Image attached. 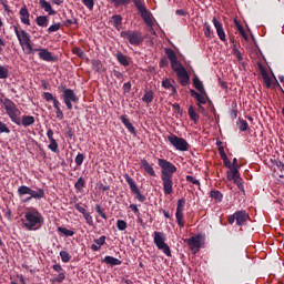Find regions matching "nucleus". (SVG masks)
Returning a JSON list of instances; mask_svg holds the SVG:
<instances>
[{"label":"nucleus","mask_w":284,"mask_h":284,"mask_svg":"<svg viewBox=\"0 0 284 284\" xmlns=\"http://www.w3.org/2000/svg\"><path fill=\"white\" fill-rule=\"evenodd\" d=\"M158 168L161 169L162 189L165 195L173 194V175L176 173L175 164L165 159H158Z\"/></svg>","instance_id":"nucleus-1"},{"label":"nucleus","mask_w":284,"mask_h":284,"mask_svg":"<svg viewBox=\"0 0 284 284\" xmlns=\"http://www.w3.org/2000/svg\"><path fill=\"white\" fill-rule=\"evenodd\" d=\"M164 52L171 61V68L173 72L176 73L181 85H187V83H190V74L187 73V70H185V67H183V63L176 58V52L170 48H166Z\"/></svg>","instance_id":"nucleus-2"},{"label":"nucleus","mask_w":284,"mask_h":284,"mask_svg":"<svg viewBox=\"0 0 284 284\" xmlns=\"http://www.w3.org/2000/svg\"><path fill=\"white\" fill-rule=\"evenodd\" d=\"M24 219H26V222L23 223V225L29 231L40 230L44 223L43 215L36 209H32L31 211H27L24 214Z\"/></svg>","instance_id":"nucleus-3"},{"label":"nucleus","mask_w":284,"mask_h":284,"mask_svg":"<svg viewBox=\"0 0 284 284\" xmlns=\"http://www.w3.org/2000/svg\"><path fill=\"white\" fill-rule=\"evenodd\" d=\"M14 34L19 41V44L21 45L23 52L27 54H32L34 52V49L32 48V42L30 40V33L28 31L20 29L17 26H13Z\"/></svg>","instance_id":"nucleus-4"},{"label":"nucleus","mask_w":284,"mask_h":284,"mask_svg":"<svg viewBox=\"0 0 284 284\" xmlns=\"http://www.w3.org/2000/svg\"><path fill=\"white\" fill-rule=\"evenodd\" d=\"M166 140H169L172 148H175L178 152H187L190 149L187 141H185L183 138L176 136L173 133H171Z\"/></svg>","instance_id":"nucleus-5"},{"label":"nucleus","mask_w":284,"mask_h":284,"mask_svg":"<svg viewBox=\"0 0 284 284\" xmlns=\"http://www.w3.org/2000/svg\"><path fill=\"white\" fill-rule=\"evenodd\" d=\"M122 39H126L131 45H141L143 43V34L139 31L126 30L120 33Z\"/></svg>","instance_id":"nucleus-6"},{"label":"nucleus","mask_w":284,"mask_h":284,"mask_svg":"<svg viewBox=\"0 0 284 284\" xmlns=\"http://www.w3.org/2000/svg\"><path fill=\"white\" fill-rule=\"evenodd\" d=\"M250 220V214L247 211H235L234 214L229 216V224L233 225L234 222H236L237 226H244L247 224V221Z\"/></svg>","instance_id":"nucleus-7"},{"label":"nucleus","mask_w":284,"mask_h":284,"mask_svg":"<svg viewBox=\"0 0 284 284\" xmlns=\"http://www.w3.org/2000/svg\"><path fill=\"white\" fill-rule=\"evenodd\" d=\"M154 245L158 250L163 252L166 256L171 257V250L170 246L165 243L164 233L162 232H154Z\"/></svg>","instance_id":"nucleus-8"},{"label":"nucleus","mask_w":284,"mask_h":284,"mask_svg":"<svg viewBox=\"0 0 284 284\" xmlns=\"http://www.w3.org/2000/svg\"><path fill=\"white\" fill-rule=\"evenodd\" d=\"M124 179H125V182L129 183L130 190H131L132 194L135 195L136 201L141 202V203L145 202L146 197H145V195L141 194L134 180L128 173L124 174Z\"/></svg>","instance_id":"nucleus-9"},{"label":"nucleus","mask_w":284,"mask_h":284,"mask_svg":"<svg viewBox=\"0 0 284 284\" xmlns=\"http://www.w3.org/2000/svg\"><path fill=\"white\" fill-rule=\"evenodd\" d=\"M184 206H185V199H179L176 203L175 220H176L178 226H180L181 229L185 226V222L183 220Z\"/></svg>","instance_id":"nucleus-10"},{"label":"nucleus","mask_w":284,"mask_h":284,"mask_svg":"<svg viewBox=\"0 0 284 284\" xmlns=\"http://www.w3.org/2000/svg\"><path fill=\"white\" fill-rule=\"evenodd\" d=\"M257 68L265 87L272 88V84L274 83V75H270V72H267V69L262 63H257Z\"/></svg>","instance_id":"nucleus-11"},{"label":"nucleus","mask_w":284,"mask_h":284,"mask_svg":"<svg viewBox=\"0 0 284 284\" xmlns=\"http://www.w3.org/2000/svg\"><path fill=\"white\" fill-rule=\"evenodd\" d=\"M201 239L202 236L197 234L195 236L186 239L184 242L186 243V245H189L190 250L195 254L201 248Z\"/></svg>","instance_id":"nucleus-12"},{"label":"nucleus","mask_w":284,"mask_h":284,"mask_svg":"<svg viewBox=\"0 0 284 284\" xmlns=\"http://www.w3.org/2000/svg\"><path fill=\"white\" fill-rule=\"evenodd\" d=\"M63 99L67 108H72V103H77L79 101V98H77V94L72 89H65L63 91Z\"/></svg>","instance_id":"nucleus-13"},{"label":"nucleus","mask_w":284,"mask_h":284,"mask_svg":"<svg viewBox=\"0 0 284 284\" xmlns=\"http://www.w3.org/2000/svg\"><path fill=\"white\" fill-rule=\"evenodd\" d=\"M6 114L10 116L11 122L20 126L21 111L17 108H6Z\"/></svg>","instance_id":"nucleus-14"},{"label":"nucleus","mask_w":284,"mask_h":284,"mask_svg":"<svg viewBox=\"0 0 284 284\" xmlns=\"http://www.w3.org/2000/svg\"><path fill=\"white\" fill-rule=\"evenodd\" d=\"M38 53V57L42 61H48V62H54L57 61V57L52 55V52H50L48 49H36L34 50Z\"/></svg>","instance_id":"nucleus-15"},{"label":"nucleus","mask_w":284,"mask_h":284,"mask_svg":"<svg viewBox=\"0 0 284 284\" xmlns=\"http://www.w3.org/2000/svg\"><path fill=\"white\" fill-rule=\"evenodd\" d=\"M140 168L144 170L145 173L150 175V178H156V173L154 171L153 164L149 163L148 160L145 159L140 160Z\"/></svg>","instance_id":"nucleus-16"},{"label":"nucleus","mask_w":284,"mask_h":284,"mask_svg":"<svg viewBox=\"0 0 284 284\" xmlns=\"http://www.w3.org/2000/svg\"><path fill=\"white\" fill-rule=\"evenodd\" d=\"M212 23L216 30L220 41H226L225 30H223V23L219 19L213 18Z\"/></svg>","instance_id":"nucleus-17"},{"label":"nucleus","mask_w":284,"mask_h":284,"mask_svg":"<svg viewBox=\"0 0 284 284\" xmlns=\"http://www.w3.org/2000/svg\"><path fill=\"white\" fill-rule=\"evenodd\" d=\"M20 21L23 23V26H30V11L28 10V7L23 6L20 11Z\"/></svg>","instance_id":"nucleus-18"},{"label":"nucleus","mask_w":284,"mask_h":284,"mask_svg":"<svg viewBox=\"0 0 284 284\" xmlns=\"http://www.w3.org/2000/svg\"><path fill=\"white\" fill-rule=\"evenodd\" d=\"M191 93H192V97H194V99H196V101H197V103H199L200 105H205V104H207V103H209V105H210V103H212V102H210V100L207 99V95H205V92L197 93V92H195V91H191Z\"/></svg>","instance_id":"nucleus-19"},{"label":"nucleus","mask_w":284,"mask_h":284,"mask_svg":"<svg viewBox=\"0 0 284 284\" xmlns=\"http://www.w3.org/2000/svg\"><path fill=\"white\" fill-rule=\"evenodd\" d=\"M39 6L40 8H42V10H44V12H48L50 17L57 14V11L52 9V4H50V2H48L47 0H39Z\"/></svg>","instance_id":"nucleus-20"},{"label":"nucleus","mask_w":284,"mask_h":284,"mask_svg":"<svg viewBox=\"0 0 284 284\" xmlns=\"http://www.w3.org/2000/svg\"><path fill=\"white\" fill-rule=\"evenodd\" d=\"M144 23H146V26H149L150 28H152V26H154V20L152 19V12H150L148 9H145L144 11L140 12Z\"/></svg>","instance_id":"nucleus-21"},{"label":"nucleus","mask_w":284,"mask_h":284,"mask_svg":"<svg viewBox=\"0 0 284 284\" xmlns=\"http://www.w3.org/2000/svg\"><path fill=\"white\" fill-rule=\"evenodd\" d=\"M120 121L122 122V124H124V126L126 128V130H129V132L131 134H134L135 135V128L133 124H131L130 120L128 119V115L126 114H122L120 116Z\"/></svg>","instance_id":"nucleus-22"},{"label":"nucleus","mask_w":284,"mask_h":284,"mask_svg":"<svg viewBox=\"0 0 284 284\" xmlns=\"http://www.w3.org/2000/svg\"><path fill=\"white\" fill-rule=\"evenodd\" d=\"M226 179L229 182H233L235 180L242 179L240 176L239 168H232L229 172H226Z\"/></svg>","instance_id":"nucleus-23"},{"label":"nucleus","mask_w":284,"mask_h":284,"mask_svg":"<svg viewBox=\"0 0 284 284\" xmlns=\"http://www.w3.org/2000/svg\"><path fill=\"white\" fill-rule=\"evenodd\" d=\"M31 199L41 200L45 197V191L42 187H38L37 191L30 190L29 194Z\"/></svg>","instance_id":"nucleus-24"},{"label":"nucleus","mask_w":284,"mask_h":284,"mask_svg":"<svg viewBox=\"0 0 284 284\" xmlns=\"http://www.w3.org/2000/svg\"><path fill=\"white\" fill-rule=\"evenodd\" d=\"M36 122L34 116L31 115H22V118H20V125L28 128L30 125H33Z\"/></svg>","instance_id":"nucleus-25"},{"label":"nucleus","mask_w":284,"mask_h":284,"mask_svg":"<svg viewBox=\"0 0 284 284\" xmlns=\"http://www.w3.org/2000/svg\"><path fill=\"white\" fill-rule=\"evenodd\" d=\"M102 263L110 265L111 267L121 265V261L116 257L105 256Z\"/></svg>","instance_id":"nucleus-26"},{"label":"nucleus","mask_w":284,"mask_h":284,"mask_svg":"<svg viewBox=\"0 0 284 284\" xmlns=\"http://www.w3.org/2000/svg\"><path fill=\"white\" fill-rule=\"evenodd\" d=\"M36 23L40 28H48V24L50 23V20L48 19V16H39L36 19Z\"/></svg>","instance_id":"nucleus-27"},{"label":"nucleus","mask_w":284,"mask_h":284,"mask_svg":"<svg viewBox=\"0 0 284 284\" xmlns=\"http://www.w3.org/2000/svg\"><path fill=\"white\" fill-rule=\"evenodd\" d=\"M43 99H44L48 103H50V101H52L53 106H54V108H59V100H57V98H54V95H52V93H50V92H44V93H43Z\"/></svg>","instance_id":"nucleus-28"},{"label":"nucleus","mask_w":284,"mask_h":284,"mask_svg":"<svg viewBox=\"0 0 284 284\" xmlns=\"http://www.w3.org/2000/svg\"><path fill=\"white\" fill-rule=\"evenodd\" d=\"M210 197L213 199L216 203L223 202V193H221V191H211Z\"/></svg>","instance_id":"nucleus-29"},{"label":"nucleus","mask_w":284,"mask_h":284,"mask_svg":"<svg viewBox=\"0 0 284 284\" xmlns=\"http://www.w3.org/2000/svg\"><path fill=\"white\" fill-rule=\"evenodd\" d=\"M31 191V187L26 186V185H21L20 187H18L17 193H18V197H23L24 195H29Z\"/></svg>","instance_id":"nucleus-30"},{"label":"nucleus","mask_w":284,"mask_h":284,"mask_svg":"<svg viewBox=\"0 0 284 284\" xmlns=\"http://www.w3.org/2000/svg\"><path fill=\"white\" fill-rule=\"evenodd\" d=\"M115 57L118 62L124 65V68H126V65H130V62L128 61V57H125L123 53L119 52L116 53Z\"/></svg>","instance_id":"nucleus-31"},{"label":"nucleus","mask_w":284,"mask_h":284,"mask_svg":"<svg viewBox=\"0 0 284 284\" xmlns=\"http://www.w3.org/2000/svg\"><path fill=\"white\" fill-rule=\"evenodd\" d=\"M162 88H164L165 90H172V92H176V88H174V85L172 84V81L168 78H165L162 81Z\"/></svg>","instance_id":"nucleus-32"},{"label":"nucleus","mask_w":284,"mask_h":284,"mask_svg":"<svg viewBox=\"0 0 284 284\" xmlns=\"http://www.w3.org/2000/svg\"><path fill=\"white\" fill-rule=\"evenodd\" d=\"M85 186V180L83 178H78L75 184H74V189L77 190V192H81Z\"/></svg>","instance_id":"nucleus-33"},{"label":"nucleus","mask_w":284,"mask_h":284,"mask_svg":"<svg viewBox=\"0 0 284 284\" xmlns=\"http://www.w3.org/2000/svg\"><path fill=\"white\" fill-rule=\"evenodd\" d=\"M189 116L191 121H194L195 124L199 122L200 116H199V113H196V110L194 108L189 109Z\"/></svg>","instance_id":"nucleus-34"},{"label":"nucleus","mask_w":284,"mask_h":284,"mask_svg":"<svg viewBox=\"0 0 284 284\" xmlns=\"http://www.w3.org/2000/svg\"><path fill=\"white\" fill-rule=\"evenodd\" d=\"M193 85L197 89L199 92H205V88L203 87V82L199 78L193 79Z\"/></svg>","instance_id":"nucleus-35"},{"label":"nucleus","mask_w":284,"mask_h":284,"mask_svg":"<svg viewBox=\"0 0 284 284\" xmlns=\"http://www.w3.org/2000/svg\"><path fill=\"white\" fill-rule=\"evenodd\" d=\"M112 19L114 28H116V30H121V23L123 21V18L120 14H115L112 17Z\"/></svg>","instance_id":"nucleus-36"},{"label":"nucleus","mask_w":284,"mask_h":284,"mask_svg":"<svg viewBox=\"0 0 284 284\" xmlns=\"http://www.w3.org/2000/svg\"><path fill=\"white\" fill-rule=\"evenodd\" d=\"M57 231H58V233L64 234V236H74V231L73 230H68L63 226H58Z\"/></svg>","instance_id":"nucleus-37"},{"label":"nucleus","mask_w":284,"mask_h":284,"mask_svg":"<svg viewBox=\"0 0 284 284\" xmlns=\"http://www.w3.org/2000/svg\"><path fill=\"white\" fill-rule=\"evenodd\" d=\"M154 99V93L152 91H145L142 101H144V103H152Z\"/></svg>","instance_id":"nucleus-38"},{"label":"nucleus","mask_w":284,"mask_h":284,"mask_svg":"<svg viewBox=\"0 0 284 284\" xmlns=\"http://www.w3.org/2000/svg\"><path fill=\"white\" fill-rule=\"evenodd\" d=\"M10 77V70H8V67L0 65V79H8Z\"/></svg>","instance_id":"nucleus-39"},{"label":"nucleus","mask_w":284,"mask_h":284,"mask_svg":"<svg viewBox=\"0 0 284 284\" xmlns=\"http://www.w3.org/2000/svg\"><path fill=\"white\" fill-rule=\"evenodd\" d=\"M116 229H118V231H121V232L128 230V222H125L124 220H118Z\"/></svg>","instance_id":"nucleus-40"},{"label":"nucleus","mask_w":284,"mask_h":284,"mask_svg":"<svg viewBox=\"0 0 284 284\" xmlns=\"http://www.w3.org/2000/svg\"><path fill=\"white\" fill-rule=\"evenodd\" d=\"M60 257H61L62 263H69L71 260V255L67 251H61Z\"/></svg>","instance_id":"nucleus-41"},{"label":"nucleus","mask_w":284,"mask_h":284,"mask_svg":"<svg viewBox=\"0 0 284 284\" xmlns=\"http://www.w3.org/2000/svg\"><path fill=\"white\" fill-rule=\"evenodd\" d=\"M237 125L240 126L241 132H246L248 130V123L243 119H240V122H237Z\"/></svg>","instance_id":"nucleus-42"},{"label":"nucleus","mask_w":284,"mask_h":284,"mask_svg":"<svg viewBox=\"0 0 284 284\" xmlns=\"http://www.w3.org/2000/svg\"><path fill=\"white\" fill-rule=\"evenodd\" d=\"M233 181L236 184L237 190H240L242 192V194H245L244 180L243 179H237V180H233Z\"/></svg>","instance_id":"nucleus-43"},{"label":"nucleus","mask_w":284,"mask_h":284,"mask_svg":"<svg viewBox=\"0 0 284 284\" xmlns=\"http://www.w3.org/2000/svg\"><path fill=\"white\" fill-rule=\"evenodd\" d=\"M133 3L140 13L146 10L145 4L141 0H133Z\"/></svg>","instance_id":"nucleus-44"},{"label":"nucleus","mask_w":284,"mask_h":284,"mask_svg":"<svg viewBox=\"0 0 284 284\" xmlns=\"http://www.w3.org/2000/svg\"><path fill=\"white\" fill-rule=\"evenodd\" d=\"M95 212L102 217V220L108 221V215L104 213V210L99 204L95 205Z\"/></svg>","instance_id":"nucleus-45"},{"label":"nucleus","mask_w":284,"mask_h":284,"mask_svg":"<svg viewBox=\"0 0 284 284\" xmlns=\"http://www.w3.org/2000/svg\"><path fill=\"white\" fill-rule=\"evenodd\" d=\"M59 30H61V23H60V22H57V23H54V24H51V26L48 28V32H49V33L59 32Z\"/></svg>","instance_id":"nucleus-46"},{"label":"nucleus","mask_w":284,"mask_h":284,"mask_svg":"<svg viewBox=\"0 0 284 284\" xmlns=\"http://www.w3.org/2000/svg\"><path fill=\"white\" fill-rule=\"evenodd\" d=\"M204 36L206 39H212V27L209 23H204Z\"/></svg>","instance_id":"nucleus-47"},{"label":"nucleus","mask_w":284,"mask_h":284,"mask_svg":"<svg viewBox=\"0 0 284 284\" xmlns=\"http://www.w3.org/2000/svg\"><path fill=\"white\" fill-rule=\"evenodd\" d=\"M84 154L83 153H78L77 156H75V164L77 166H81L84 162Z\"/></svg>","instance_id":"nucleus-48"},{"label":"nucleus","mask_w":284,"mask_h":284,"mask_svg":"<svg viewBox=\"0 0 284 284\" xmlns=\"http://www.w3.org/2000/svg\"><path fill=\"white\" fill-rule=\"evenodd\" d=\"M65 280V273H58V276L52 278V283H63Z\"/></svg>","instance_id":"nucleus-49"},{"label":"nucleus","mask_w":284,"mask_h":284,"mask_svg":"<svg viewBox=\"0 0 284 284\" xmlns=\"http://www.w3.org/2000/svg\"><path fill=\"white\" fill-rule=\"evenodd\" d=\"M49 149L51 152H54V153L59 152V144L57 143L55 140L50 141Z\"/></svg>","instance_id":"nucleus-50"},{"label":"nucleus","mask_w":284,"mask_h":284,"mask_svg":"<svg viewBox=\"0 0 284 284\" xmlns=\"http://www.w3.org/2000/svg\"><path fill=\"white\" fill-rule=\"evenodd\" d=\"M111 3H113L115 8H119V6H128L130 0H111Z\"/></svg>","instance_id":"nucleus-51"},{"label":"nucleus","mask_w":284,"mask_h":284,"mask_svg":"<svg viewBox=\"0 0 284 284\" xmlns=\"http://www.w3.org/2000/svg\"><path fill=\"white\" fill-rule=\"evenodd\" d=\"M82 3L88 8V10L94 9V0H82Z\"/></svg>","instance_id":"nucleus-52"},{"label":"nucleus","mask_w":284,"mask_h":284,"mask_svg":"<svg viewBox=\"0 0 284 284\" xmlns=\"http://www.w3.org/2000/svg\"><path fill=\"white\" fill-rule=\"evenodd\" d=\"M185 180L186 182L192 183L196 186L201 185L200 181L195 180L193 175H186Z\"/></svg>","instance_id":"nucleus-53"},{"label":"nucleus","mask_w":284,"mask_h":284,"mask_svg":"<svg viewBox=\"0 0 284 284\" xmlns=\"http://www.w3.org/2000/svg\"><path fill=\"white\" fill-rule=\"evenodd\" d=\"M74 207L78 212H80V214L82 215H87L90 214L83 206L80 205V203H75Z\"/></svg>","instance_id":"nucleus-54"},{"label":"nucleus","mask_w":284,"mask_h":284,"mask_svg":"<svg viewBox=\"0 0 284 284\" xmlns=\"http://www.w3.org/2000/svg\"><path fill=\"white\" fill-rule=\"evenodd\" d=\"M105 235H102L101 237H98V239H94V243L98 245V246H103L105 245Z\"/></svg>","instance_id":"nucleus-55"},{"label":"nucleus","mask_w":284,"mask_h":284,"mask_svg":"<svg viewBox=\"0 0 284 284\" xmlns=\"http://www.w3.org/2000/svg\"><path fill=\"white\" fill-rule=\"evenodd\" d=\"M92 67H93V70H97L99 72V70L103 68V64L99 60H92Z\"/></svg>","instance_id":"nucleus-56"},{"label":"nucleus","mask_w":284,"mask_h":284,"mask_svg":"<svg viewBox=\"0 0 284 284\" xmlns=\"http://www.w3.org/2000/svg\"><path fill=\"white\" fill-rule=\"evenodd\" d=\"M82 216H84V220L87 221V224H89L90 226H93L94 225V222H93V216L89 214H82Z\"/></svg>","instance_id":"nucleus-57"},{"label":"nucleus","mask_w":284,"mask_h":284,"mask_svg":"<svg viewBox=\"0 0 284 284\" xmlns=\"http://www.w3.org/2000/svg\"><path fill=\"white\" fill-rule=\"evenodd\" d=\"M1 133H10V129L8 128V125H6L3 122L0 121V134Z\"/></svg>","instance_id":"nucleus-58"},{"label":"nucleus","mask_w":284,"mask_h":284,"mask_svg":"<svg viewBox=\"0 0 284 284\" xmlns=\"http://www.w3.org/2000/svg\"><path fill=\"white\" fill-rule=\"evenodd\" d=\"M52 270H54L58 274H65L64 268L61 267L60 264L52 265Z\"/></svg>","instance_id":"nucleus-59"},{"label":"nucleus","mask_w":284,"mask_h":284,"mask_svg":"<svg viewBox=\"0 0 284 284\" xmlns=\"http://www.w3.org/2000/svg\"><path fill=\"white\" fill-rule=\"evenodd\" d=\"M55 116L58 120H63L64 115H63V111L60 110V108L55 109Z\"/></svg>","instance_id":"nucleus-60"},{"label":"nucleus","mask_w":284,"mask_h":284,"mask_svg":"<svg viewBox=\"0 0 284 284\" xmlns=\"http://www.w3.org/2000/svg\"><path fill=\"white\" fill-rule=\"evenodd\" d=\"M130 210L134 212L136 216H140V210L135 204H130Z\"/></svg>","instance_id":"nucleus-61"},{"label":"nucleus","mask_w":284,"mask_h":284,"mask_svg":"<svg viewBox=\"0 0 284 284\" xmlns=\"http://www.w3.org/2000/svg\"><path fill=\"white\" fill-rule=\"evenodd\" d=\"M233 52L239 61H243V55L241 54V51L239 49L234 48Z\"/></svg>","instance_id":"nucleus-62"},{"label":"nucleus","mask_w":284,"mask_h":284,"mask_svg":"<svg viewBox=\"0 0 284 284\" xmlns=\"http://www.w3.org/2000/svg\"><path fill=\"white\" fill-rule=\"evenodd\" d=\"M217 152H220V156L222 160H226L229 159L227 154L224 152L223 148H220V150H217Z\"/></svg>","instance_id":"nucleus-63"},{"label":"nucleus","mask_w":284,"mask_h":284,"mask_svg":"<svg viewBox=\"0 0 284 284\" xmlns=\"http://www.w3.org/2000/svg\"><path fill=\"white\" fill-rule=\"evenodd\" d=\"M222 161L224 162L225 168H227V169H230V170H231L232 168H235V166H233V165L231 164L229 158H227V159H222Z\"/></svg>","instance_id":"nucleus-64"}]
</instances>
